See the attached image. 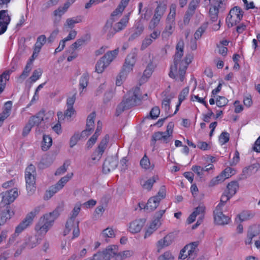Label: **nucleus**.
Instances as JSON below:
<instances>
[{
	"label": "nucleus",
	"instance_id": "obj_1",
	"mask_svg": "<svg viewBox=\"0 0 260 260\" xmlns=\"http://www.w3.org/2000/svg\"><path fill=\"white\" fill-rule=\"evenodd\" d=\"M184 41L180 40L176 46V52L174 56V63L170 67L169 76L173 79H179L182 82L186 73L188 65L191 62L193 58L191 54H186L184 59L182 60L184 50Z\"/></svg>",
	"mask_w": 260,
	"mask_h": 260
},
{
	"label": "nucleus",
	"instance_id": "obj_2",
	"mask_svg": "<svg viewBox=\"0 0 260 260\" xmlns=\"http://www.w3.org/2000/svg\"><path fill=\"white\" fill-rule=\"evenodd\" d=\"M147 96L145 94L142 96L140 94V89L139 87L129 91L125 95L123 101L117 106L116 110V115H119L125 110L137 105L141 99H144Z\"/></svg>",
	"mask_w": 260,
	"mask_h": 260
},
{
	"label": "nucleus",
	"instance_id": "obj_3",
	"mask_svg": "<svg viewBox=\"0 0 260 260\" xmlns=\"http://www.w3.org/2000/svg\"><path fill=\"white\" fill-rule=\"evenodd\" d=\"M81 204L80 203H78L75 205L70 216L66 222L64 235L68 234L70 231L73 230L72 239L78 237L80 235L79 221L76 220V218L81 210Z\"/></svg>",
	"mask_w": 260,
	"mask_h": 260
},
{
	"label": "nucleus",
	"instance_id": "obj_4",
	"mask_svg": "<svg viewBox=\"0 0 260 260\" xmlns=\"http://www.w3.org/2000/svg\"><path fill=\"white\" fill-rule=\"evenodd\" d=\"M176 8L177 5L175 4H171L169 13L166 19L165 27L161 33L162 40H168L175 30Z\"/></svg>",
	"mask_w": 260,
	"mask_h": 260
},
{
	"label": "nucleus",
	"instance_id": "obj_5",
	"mask_svg": "<svg viewBox=\"0 0 260 260\" xmlns=\"http://www.w3.org/2000/svg\"><path fill=\"white\" fill-rule=\"evenodd\" d=\"M36 168L31 164L26 168L25 172L26 188L29 196L34 194L36 191Z\"/></svg>",
	"mask_w": 260,
	"mask_h": 260
},
{
	"label": "nucleus",
	"instance_id": "obj_6",
	"mask_svg": "<svg viewBox=\"0 0 260 260\" xmlns=\"http://www.w3.org/2000/svg\"><path fill=\"white\" fill-rule=\"evenodd\" d=\"M118 52V48L107 52L96 62L95 65V71L99 74L103 73L116 58Z\"/></svg>",
	"mask_w": 260,
	"mask_h": 260
},
{
	"label": "nucleus",
	"instance_id": "obj_7",
	"mask_svg": "<svg viewBox=\"0 0 260 260\" xmlns=\"http://www.w3.org/2000/svg\"><path fill=\"white\" fill-rule=\"evenodd\" d=\"M174 123L170 122L165 132H157L152 135V140L156 141H161L164 143H168L173 139Z\"/></svg>",
	"mask_w": 260,
	"mask_h": 260
},
{
	"label": "nucleus",
	"instance_id": "obj_8",
	"mask_svg": "<svg viewBox=\"0 0 260 260\" xmlns=\"http://www.w3.org/2000/svg\"><path fill=\"white\" fill-rule=\"evenodd\" d=\"M40 210L41 207L38 206L29 212L22 222L16 228L15 233L19 234L29 227L32 224L34 218L39 214Z\"/></svg>",
	"mask_w": 260,
	"mask_h": 260
},
{
	"label": "nucleus",
	"instance_id": "obj_9",
	"mask_svg": "<svg viewBox=\"0 0 260 260\" xmlns=\"http://www.w3.org/2000/svg\"><path fill=\"white\" fill-rule=\"evenodd\" d=\"M243 12L239 7L232 8L226 17V23L229 27H231L239 23L243 17Z\"/></svg>",
	"mask_w": 260,
	"mask_h": 260
},
{
	"label": "nucleus",
	"instance_id": "obj_10",
	"mask_svg": "<svg viewBox=\"0 0 260 260\" xmlns=\"http://www.w3.org/2000/svg\"><path fill=\"white\" fill-rule=\"evenodd\" d=\"M117 251L118 247L116 245H110L103 251L95 254V258L99 260H110L111 258L114 257L116 260Z\"/></svg>",
	"mask_w": 260,
	"mask_h": 260
},
{
	"label": "nucleus",
	"instance_id": "obj_11",
	"mask_svg": "<svg viewBox=\"0 0 260 260\" xmlns=\"http://www.w3.org/2000/svg\"><path fill=\"white\" fill-rule=\"evenodd\" d=\"M225 5L224 0H214V4L211 6L209 9V15L213 22L217 20L218 13L225 10Z\"/></svg>",
	"mask_w": 260,
	"mask_h": 260
},
{
	"label": "nucleus",
	"instance_id": "obj_12",
	"mask_svg": "<svg viewBox=\"0 0 260 260\" xmlns=\"http://www.w3.org/2000/svg\"><path fill=\"white\" fill-rule=\"evenodd\" d=\"M76 93H74L71 96L68 98L67 100V109L64 113V114L63 115L62 112H58L57 113L59 119H61L62 116H64V118H67L69 120L72 116L75 114L76 111L73 107V105L76 99Z\"/></svg>",
	"mask_w": 260,
	"mask_h": 260
},
{
	"label": "nucleus",
	"instance_id": "obj_13",
	"mask_svg": "<svg viewBox=\"0 0 260 260\" xmlns=\"http://www.w3.org/2000/svg\"><path fill=\"white\" fill-rule=\"evenodd\" d=\"M18 196V190L16 188L3 192L0 194V204L4 206L8 205L14 202Z\"/></svg>",
	"mask_w": 260,
	"mask_h": 260
},
{
	"label": "nucleus",
	"instance_id": "obj_14",
	"mask_svg": "<svg viewBox=\"0 0 260 260\" xmlns=\"http://www.w3.org/2000/svg\"><path fill=\"white\" fill-rule=\"evenodd\" d=\"M137 53L133 52L126 56L121 72L128 75L133 70V68L137 61Z\"/></svg>",
	"mask_w": 260,
	"mask_h": 260
},
{
	"label": "nucleus",
	"instance_id": "obj_15",
	"mask_svg": "<svg viewBox=\"0 0 260 260\" xmlns=\"http://www.w3.org/2000/svg\"><path fill=\"white\" fill-rule=\"evenodd\" d=\"M221 204H218L214 211V219L215 223L218 225H225L230 221V218L223 213V209L220 208Z\"/></svg>",
	"mask_w": 260,
	"mask_h": 260
},
{
	"label": "nucleus",
	"instance_id": "obj_16",
	"mask_svg": "<svg viewBox=\"0 0 260 260\" xmlns=\"http://www.w3.org/2000/svg\"><path fill=\"white\" fill-rule=\"evenodd\" d=\"M11 21L8 11H0V35L4 34L7 30L8 24Z\"/></svg>",
	"mask_w": 260,
	"mask_h": 260
},
{
	"label": "nucleus",
	"instance_id": "obj_17",
	"mask_svg": "<svg viewBox=\"0 0 260 260\" xmlns=\"http://www.w3.org/2000/svg\"><path fill=\"white\" fill-rule=\"evenodd\" d=\"M118 160L114 157H108L105 159L103 166V171L104 173H108L114 170L117 166Z\"/></svg>",
	"mask_w": 260,
	"mask_h": 260
},
{
	"label": "nucleus",
	"instance_id": "obj_18",
	"mask_svg": "<svg viewBox=\"0 0 260 260\" xmlns=\"http://www.w3.org/2000/svg\"><path fill=\"white\" fill-rule=\"evenodd\" d=\"M95 116L96 114L95 112H92L88 116L86 122V128L82 132L81 136L86 137L92 133Z\"/></svg>",
	"mask_w": 260,
	"mask_h": 260
},
{
	"label": "nucleus",
	"instance_id": "obj_19",
	"mask_svg": "<svg viewBox=\"0 0 260 260\" xmlns=\"http://www.w3.org/2000/svg\"><path fill=\"white\" fill-rule=\"evenodd\" d=\"M145 219H136L129 224L128 230L133 234H136L141 231L145 223Z\"/></svg>",
	"mask_w": 260,
	"mask_h": 260
},
{
	"label": "nucleus",
	"instance_id": "obj_20",
	"mask_svg": "<svg viewBox=\"0 0 260 260\" xmlns=\"http://www.w3.org/2000/svg\"><path fill=\"white\" fill-rule=\"evenodd\" d=\"M134 31L128 38L130 41H133L136 38L139 37L143 32L145 26L141 20L138 21L135 24L134 27Z\"/></svg>",
	"mask_w": 260,
	"mask_h": 260
},
{
	"label": "nucleus",
	"instance_id": "obj_21",
	"mask_svg": "<svg viewBox=\"0 0 260 260\" xmlns=\"http://www.w3.org/2000/svg\"><path fill=\"white\" fill-rule=\"evenodd\" d=\"M0 213V225L5 224L14 215L13 211L8 206L2 207Z\"/></svg>",
	"mask_w": 260,
	"mask_h": 260
},
{
	"label": "nucleus",
	"instance_id": "obj_22",
	"mask_svg": "<svg viewBox=\"0 0 260 260\" xmlns=\"http://www.w3.org/2000/svg\"><path fill=\"white\" fill-rule=\"evenodd\" d=\"M46 42V37L44 35H41L37 38V41L34 47L33 54L31 56L33 59L37 57L42 47L45 44Z\"/></svg>",
	"mask_w": 260,
	"mask_h": 260
},
{
	"label": "nucleus",
	"instance_id": "obj_23",
	"mask_svg": "<svg viewBox=\"0 0 260 260\" xmlns=\"http://www.w3.org/2000/svg\"><path fill=\"white\" fill-rule=\"evenodd\" d=\"M160 224V221L158 219L153 220L145 231L144 238L146 239L150 236L159 227Z\"/></svg>",
	"mask_w": 260,
	"mask_h": 260
},
{
	"label": "nucleus",
	"instance_id": "obj_24",
	"mask_svg": "<svg viewBox=\"0 0 260 260\" xmlns=\"http://www.w3.org/2000/svg\"><path fill=\"white\" fill-rule=\"evenodd\" d=\"M12 106V103L11 101H8L5 103V109L3 112L0 114V126L4 121L10 115Z\"/></svg>",
	"mask_w": 260,
	"mask_h": 260
},
{
	"label": "nucleus",
	"instance_id": "obj_25",
	"mask_svg": "<svg viewBox=\"0 0 260 260\" xmlns=\"http://www.w3.org/2000/svg\"><path fill=\"white\" fill-rule=\"evenodd\" d=\"M173 239V235L170 234L166 235L163 239L159 240L157 243L158 251L164 247L170 245L172 243Z\"/></svg>",
	"mask_w": 260,
	"mask_h": 260
},
{
	"label": "nucleus",
	"instance_id": "obj_26",
	"mask_svg": "<svg viewBox=\"0 0 260 260\" xmlns=\"http://www.w3.org/2000/svg\"><path fill=\"white\" fill-rule=\"evenodd\" d=\"M129 14L125 15L119 22L114 24L113 28L116 32L122 30L126 26L129 21Z\"/></svg>",
	"mask_w": 260,
	"mask_h": 260
},
{
	"label": "nucleus",
	"instance_id": "obj_27",
	"mask_svg": "<svg viewBox=\"0 0 260 260\" xmlns=\"http://www.w3.org/2000/svg\"><path fill=\"white\" fill-rule=\"evenodd\" d=\"M58 216V213L57 211H53L48 214H46L42 217L40 219L43 220V222L48 224L50 227L52 226L54 220Z\"/></svg>",
	"mask_w": 260,
	"mask_h": 260
},
{
	"label": "nucleus",
	"instance_id": "obj_28",
	"mask_svg": "<svg viewBox=\"0 0 260 260\" xmlns=\"http://www.w3.org/2000/svg\"><path fill=\"white\" fill-rule=\"evenodd\" d=\"M43 219H40L38 223L36 226V231L37 233L40 235H44L48 232L49 229L50 228L48 224L43 222Z\"/></svg>",
	"mask_w": 260,
	"mask_h": 260
},
{
	"label": "nucleus",
	"instance_id": "obj_29",
	"mask_svg": "<svg viewBox=\"0 0 260 260\" xmlns=\"http://www.w3.org/2000/svg\"><path fill=\"white\" fill-rule=\"evenodd\" d=\"M199 245V242L195 241L186 245V249H187L188 255L190 257H196L197 255V247Z\"/></svg>",
	"mask_w": 260,
	"mask_h": 260
},
{
	"label": "nucleus",
	"instance_id": "obj_30",
	"mask_svg": "<svg viewBox=\"0 0 260 260\" xmlns=\"http://www.w3.org/2000/svg\"><path fill=\"white\" fill-rule=\"evenodd\" d=\"M44 113L43 112H40L35 116L31 117L29 120V122L31 124V126H38L44 121Z\"/></svg>",
	"mask_w": 260,
	"mask_h": 260
},
{
	"label": "nucleus",
	"instance_id": "obj_31",
	"mask_svg": "<svg viewBox=\"0 0 260 260\" xmlns=\"http://www.w3.org/2000/svg\"><path fill=\"white\" fill-rule=\"evenodd\" d=\"M129 0H121L117 8L112 13V16H119L121 15Z\"/></svg>",
	"mask_w": 260,
	"mask_h": 260
},
{
	"label": "nucleus",
	"instance_id": "obj_32",
	"mask_svg": "<svg viewBox=\"0 0 260 260\" xmlns=\"http://www.w3.org/2000/svg\"><path fill=\"white\" fill-rule=\"evenodd\" d=\"M10 73L9 71H6L0 75V93L4 90L6 82L9 80Z\"/></svg>",
	"mask_w": 260,
	"mask_h": 260
},
{
	"label": "nucleus",
	"instance_id": "obj_33",
	"mask_svg": "<svg viewBox=\"0 0 260 260\" xmlns=\"http://www.w3.org/2000/svg\"><path fill=\"white\" fill-rule=\"evenodd\" d=\"M159 200L157 197H152L149 199L146 205V209L149 211H153L158 206Z\"/></svg>",
	"mask_w": 260,
	"mask_h": 260
},
{
	"label": "nucleus",
	"instance_id": "obj_34",
	"mask_svg": "<svg viewBox=\"0 0 260 260\" xmlns=\"http://www.w3.org/2000/svg\"><path fill=\"white\" fill-rule=\"evenodd\" d=\"M238 188L239 184L238 182L232 181L227 185L226 189L224 191L233 197L235 194Z\"/></svg>",
	"mask_w": 260,
	"mask_h": 260
},
{
	"label": "nucleus",
	"instance_id": "obj_35",
	"mask_svg": "<svg viewBox=\"0 0 260 260\" xmlns=\"http://www.w3.org/2000/svg\"><path fill=\"white\" fill-rule=\"evenodd\" d=\"M140 166L145 170H153L154 168V165L150 163V160L145 154L140 161Z\"/></svg>",
	"mask_w": 260,
	"mask_h": 260
},
{
	"label": "nucleus",
	"instance_id": "obj_36",
	"mask_svg": "<svg viewBox=\"0 0 260 260\" xmlns=\"http://www.w3.org/2000/svg\"><path fill=\"white\" fill-rule=\"evenodd\" d=\"M109 141V136L108 135H106L101 140L98 147L96 149L102 153H104L106 149Z\"/></svg>",
	"mask_w": 260,
	"mask_h": 260
},
{
	"label": "nucleus",
	"instance_id": "obj_37",
	"mask_svg": "<svg viewBox=\"0 0 260 260\" xmlns=\"http://www.w3.org/2000/svg\"><path fill=\"white\" fill-rule=\"evenodd\" d=\"M38 239L36 237H30L26 240L24 243V248L31 249L38 244Z\"/></svg>",
	"mask_w": 260,
	"mask_h": 260
},
{
	"label": "nucleus",
	"instance_id": "obj_38",
	"mask_svg": "<svg viewBox=\"0 0 260 260\" xmlns=\"http://www.w3.org/2000/svg\"><path fill=\"white\" fill-rule=\"evenodd\" d=\"M52 144V140L51 137L49 135H44L41 146L42 149L43 151H47L51 146Z\"/></svg>",
	"mask_w": 260,
	"mask_h": 260
},
{
	"label": "nucleus",
	"instance_id": "obj_39",
	"mask_svg": "<svg viewBox=\"0 0 260 260\" xmlns=\"http://www.w3.org/2000/svg\"><path fill=\"white\" fill-rule=\"evenodd\" d=\"M166 9L167 4L163 3H160L156 8L154 15L161 19Z\"/></svg>",
	"mask_w": 260,
	"mask_h": 260
},
{
	"label": "nucleus",
	"instance_id": "obj_40",
	"mask_svg": "<svg viewBox=\"0 0 260 260\" xmlns=\"http://www.w3.org/2000/svg\"><path fill=\"white\" fill-rule=\"evenodd\" d=\"M72 5L69 2L67 1L62 7H59L57 9L54 11V14L55 16H59L60 17L68 9V8Z\"/></svg>",
	"mask_w": 260,
	"mask_h": 260
},
{
	"label": "nucleus",
	"instance_id": "obj_41",
	"mask_svg": "<svg viewBox=\"0 0 260 260\" xmlns=\"http://www.w3.org/2000/svg\"><path fill=\"white\" fill-rule=\"evenodd\" d=\"M254 213L250 211H243L238 215V217L241 221H244L251 219L254 216Z\"/></svg>",
	"mask_w": 260,
	"mask_h": 260
},
{
	"label": "nucleus",
	"instance_id": "obj_42",
	"mask_svg": "<svg viewBox=\"0 0 260 260\" xmlns=\"http://www.w3.org/2000/svg\"><path fill=\"white\" fill-rule=\"evenodd\" d=\"M73 176V173H72L68 174L66 176L61 178L56 184L61 189L65 184L72 178Z\"/></svg>",
	"mask_w": 260,
	"mask_h": 260
},
{
	"label": "nucleus",
	"instance_id": "obj_43",
	"mask_svg": "<svg viewBox=\"0 0 260 260\" xmlns=\"http://www.w3.org/2000/svg\"><path fill=\"white\" fill-rule=\"evenodd\" d=\"M89 77L86 74H84L80 78L79 80V89H82L80 93L83 92V90L87 87L88 83Z\"/></svg>",
	"mask_w": 260,
	"mask_h": 260
},
{
	"label": "nucleus",
	"instance_id": "obj_44",
	"mask_svg": "<svg viewBox=\"0 0 260 260\" xmlns=\"http://www.w3.org/2000/svg\"><path fill=\"white\" fill-rule=\"evenodd\" d=\"M226 179V178L223 175V174L221 173L219 175L213 178L210 182L209 183V186H213L216 185H217L219 183H222Z\"/></svg>",
	"mask_w": 260,
	"mask_h": 260
},
{
	"label": "nucleus",
	"instance_id": "obj_45",
	"mask_svg": "<svg viewBox=\"0 0 260 260\" xmlns=\"http://www.w3.org/2000/svg\"><path fill=\"white\" fill-rule=\"evenodd\" d=\"M133 255V252L131 250H125L122 252L117 251L116 255V260H123L126 258L129 257Z\"/></svg>",
	"mask_w": 260,
	"mask_h": 260
},
{
	"label": "nucleus",
	"instance_id": "obj_46",
	"mask_svg": "<svg viewBox=\"0 0 260 260\" xmlns=\"http://www.w3.org/2000/svg\"><path fill=\"white\" fill-rule=\"evenodd\" d=\"M61 189L55 184L54 185L50 187L49 189L47 190L45 194V198L47 199L51 198L55 193L57 192Z\"/></svg>",
	"mask_w": 260,
	"mask_h": 260
},
{
	"label": "nucleus",
	"instance_id": "obj_47",
	"mask_svg": "<svg viewBox=\"0 0 260 260\" xmlns=\"http://www.w3.org/2000/svg\"><path fill=\"white\" fill-rule=\"evenodd\" d=\"M207 28V23H205L201 25V26L196 31L194 34V38L195 40L199 39L205 31Z\"/></svg>",
	"mask_w": 260,
	"mask_h": 260
},
{
	"label": "nucleus",
	"instance_id": "obj_48",
	"mask_svg": "<svg viewBox=\"0 0 260 260\" xmlns=\"http://www.w3.org/2000/svg\"><path fill=\"white\" fill-rule=\"evenodd\" d=\"M260 233V227L258 225H254L251 226L248 231L247 234L248 236H251L252 238L258 235Z\"/></svg>",
	"mask_w": 260,
	"mask_h": 260
},
{
	"label": "nucleus",
	"instance_id": "obj_49",
	"mask_svg": "<svg viewBox=\"0 0 260 260\" xmlns=\"http://www.w3.org/2000/svg\"><path fill=\"white\" fill-rule=\"evenodd\" d=\"M81 21V19L79 17L71 18L67 19L64 26H67L70 28L74 27L75 24Z\"/></svg>",
	"mask_w": 260,
	"mask_h": 260
},
{
	"label": "nucleus",
	"instance_id": "obj_50",
	"mask_svg": "<svg viewBox=\"0 0 260 260\" xmlns=\"http://www.w3.org/2000/svg\"><path fill=\"white\" fill-rule=\"evenodd\" d=\"M200 3V0H192L188 5L187 11L194 14L195 10L199 7Z\"/></svg>",
	"mask_w": 260,
	"mask_h": 260
},
{
	"label": "nucleus",
	"instance_id": "obj_51",
	"mask_svg": "<svg viewBox=\"0 0 260 260\" xmlns=\"http://www.w3.org/2000/svg\"><path fill=\"white\" fill-rule=\"evenodd\" d=\"M42 70L41 69H38L34 71L32 75L30 77V80L32 82H35L42 76Z\"/></svg>",
	"mask_w": 260,
	"mask_h": 260
},
{
	"label": "nucleus",
	"instance_id": "obj_52",
	"mask_svg": "<svg viewBox=\"0 0 260 260\" xmlns=\"http://www.w3.org/2000/svg\"><path fill=\"white\" fill-rule=\"evenodd\" d=\"M86 40L84 38H80L76 40V41L74 43L71 45V48L73 50H76L82 46H83L86 42Z\"/></svg>",
	"mask_w": 260,
	"mask_h": 260
},
{
	"label": "nucleus",
	"instance_id": "obj_53",
	"mask_svg": "<svg viewBox=\"0 0 260 260\" xmlns=\"http://www.w3.org/2000/svg\"><path fill=\"white\" fill-rule=\"evenodd\" d=\"M160 19L159 18L154 15L149 24L148 29L151 30L155 29V28L158 25Z\"/></svg>",
	"mask_w": 260,
	"mask_h": 260
},
{
	"label": "nucleus",
	"instance_id": "obj_54",
	"mask_svg": "<svg viewBox=\"0 0 260 260\" xmlns=\"http://www.w3.org/2000/svg\"><path fill=\"white\" fill-rule=\"evenodd\" d=\"M189 92V88H184L180 92L179 95V103L176 106V110H178V108L180 105L181 103L185 99V97L188 95Z\"/></svg>",
	"mask_w": 260,
	"mask_h": 260
},
{
	"label": "nucleus",
	"instance_id": "obj_55",
	"mask_svg": "<svg viewBox=\"0 0 260 260\" xmlns=\"http://www.w3.org/2000/svg\"><path fill=\"white\" fill-rule=\"evenodd\" d=\"M156 181V177L153 176L152 178L148 179L143 184V187L149 190L151 189L154 183Z\"/></svg>",
	"mask_w": 260,
	"mask_h": 260
},
{
	"label": "nucleus",
	"instance_id": "obj_56",
	"mask_svg": "<svg viewBox=\"0 0 260 260\" xmlns=\"http://www.w3.org/2000/svg\"><path fill=\"white\" fill-rule=\"evenodd\" d=\"M101 236L103 238H113L115 236V233L112 228H108L103 231Z\"/></svg>",
	"mask_w": 260,
	"mask_h": 260
},
{
	"label": "nucleus",
	"instance_id": "obj_57",
	"mask_svg": "<svg viewBox=\"0 0 260 260\" xmlns=\"http://www.w3.org/2000/svg\"><path fill=\"white\" fill-rule=\"evenodd\" d=\"M230 135L226 132H222L219 137V142L221 145L225 144L229 141Z\"/></svg>",
	"mask_w": 260,
	"mask_h": 260
},
{
	"label": "nucleus",
	"instance_id": "obj_58",
	"mask_svg": "<svg viewBox=\"0 0 260 260\" xmlns=\"http://www.w3.org/2000/svg\"><path fill=\"white\" fill-rule=\"evenodd\" d=\"M205 207L203 205H200L198 207H197L194 211L193 212L195 213V214L197 215H200V219H202L203 220L204 214L205 212Z\"/></svg>",
	"mask_w": 260,
	"mask_h": 260
},
{
	"label": "nucleus",
	"instance_id": "obj_59",
	"mask_svg": "<svg viewBox=\"0 0 260 260\" xmlns=\"http://www.w3.org/2000/svg\"><path fill=\"white\" fill-rule=\"evenodd\" d=\"M232 196H231L229 194H228L226 192L224 191L222 195L221 196L220 199V202L218 204H221L220 206V208H223L224 206L225 203L228 201Z\"/></svg>",
	"mask_w": 260,
	"mask_h": 260
},
{
	"label": "nucleus",
	"instance_id": "obj_60",
	"mask_svg": "<svg viewBox=\"0 0 260 260\" xmlns=\"http://www.w3.org/2000/svg\"><path fill=\"white\" fill-rule=\"evenodd\" d=\"M80 137H82L78 133L75 134L70 139V146L72 148L75 146L78 141L80 140Z\"/></svg>",
	"mask_w": 260,
	"mask_h": 260
},
{
	"label": "nucleus",
	"instance_id": "obj_61",
	"mask_svg": "<svg viewBox=\"0 0 260 260\" xmlns=\"http://www.w3.org/2000/svg\"><path fill=\"white\" fill-rule=\"evenodd\" d=\"M152 43L153 41H152V39L149 38L148 36L146 37L145 39L142 41V45L141 46V50H145L148 46H149Z\"/></svg>",
	"mask_w": 260,
	"mask_h": 260
},
{
	"label": "nucleus",
	"instance_id": "obj_62",
	"mask_svg": "<svg viewBox=\"0 0 260 260\" xmlns=\"http://www.w3.org/2000/svg\"><path fill=\"white\" fill-rule=\"evenodd\" d=\"M228 101V100L225 97L219 96L216 99V103L218 107H222L225 106Z\"/></svg>",
	"mask_w": 260,
	"mask_h": 260
},
{
	"label": "nucleus",
	"instance_id": "obj_63",
	"mask_svg": "<svg viewBox=\"0 0 260 260\" xmlns=\"http://www.w3.org/2000/svg\"><path fill=\"white\" fill-rule=\"evenodd\" d=\"M221 173L223 174L226 179H227L235 174L236 171L233 168L227 167Z\"/></svg>",
	"mask_w": 260,
	"mask_h": 260
},
{
	"label": "nucleus",
	"instance_id": "obj_64",
	"mask_svg": "<svg viewBox=\"0 0 260 260\" xmlns=\"http://www.w3.org/2000/svg\"><path fill=\"white\" fill-rule=\"evenodd\" d=\"M174 257L170 251H166L160 255L157 260H173Z\"/></svg>",
	"mask_w": 260,
	"mask_h": 260
}]
</instances>
